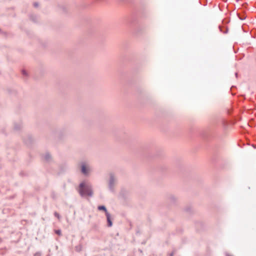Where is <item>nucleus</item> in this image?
<instances>
[{"label":"nucleus","mask_w":256,"mask_h":256,"mask_svg":"<svg viewBox=\"0 0 256 256\" xmlns=\"http://www.w3.org/2000/svg\"><path fill=\"white\" fill-rule=\"evenodd\" d=\"M78 192L81 196H92L93 194L92 186L82 182L80 184Z\"/></svg>","instance_id":"nucleus-1"},{"label":"nucleus","mask_w":256,"mask_h":256,"mask_svg":"<svg viewBox=\"0 0 256 256\" xmlns=\"http://www.w3.org/2000/svg\"><path fill=\"white\" fill-rule=\"evenodd\" d=\"M118 180L115 174L113 173L109 174V178L108 180V190L111 192H114L115 187L117 184Z\"/></svg>","instance_id":"nucleus-2"},{"label":"nucleus","mask_w":256,"mask_h":256,"mask_svg":"<svg viewBox=\"0 0 256 256\" xmlns=\"http://www.w3.org/2000/svg\"><path fill=\"white\" fill-rule=\"evenodd\" d=\"M80 170L82 174L86 176L90 175L92 172V168L90 165L84 162H82L80 164Z\"/></svg>","instance_id":"nucleus-3"},{"label":"nucleus","mask_w":256,"mask_h":256,"mask_svg":"<svg viewBox=\"0 0 256 256\" xmlns=\"http://www.w3.org/2000/svg\"><path fill=\"white\" fill-rule=\"evenodd\" d=\"M106 220H107V222H108V227H110L112 225V220L111 216H110V214L108 213V212H106Z\"/></svg>","instance_id":"nucleus-4"},{"label":"nucleus","mask_w":256,"mask_h":256,"mask_svg":"<svg viewBox=\"0 0 256 256\" xmlns=\"http://www.w3.org/2000/svg\"><path fill=\"white\" fill-rule=\"evenodd\" d=\"M98 208L100 210H104V211L106 214V212H108L106 206H98Z\"/></svg>","instance_id":"nucleus-5"},{"label":"nucleus","mask_w":256,"mask_h":256,"mask_svg":"<svg viewBox=\"0 0 256 256\" xmlns=\"http://www.w3.org/2000/svg\"><path fill=\"white\" fill-rule=\"evenodd\" d=\"M50 158V156L49 154L47 153V154H46L44 155V159L46 160V161H48Z\"/></svg>","instance_id":"nucleus-6"},{"label":"nucleus","mask_w":256,"mask_h":256,"mask_svg":"<svg viewBox=\"0 0 256 256\" xmlns=\"http://www.w3.org/2000/svg\"><path fill=\"white\" fill-rule=\"evenodd\" d=\"M22 126L21 124H14V128L16 130H18Z\"/></svg>","instance_id":"nucleus-7"},{"label":"nucleus","mask_w":256,"mask_h":256,"mask_svg":"<svg viewBox=\"0 0 256 256\" xmlns=\"http://www.w3.org/2000/svg\"><path fill=\"white\" fill-rule=\"evenodd\" d=\"M82 248V246L81 245H79V246H76V250L77 252H80V251L81 250Z\"/></svg>","instance_id":"nucleus-8"},{"label":"nucleus","mask_w":256,"mask_h":256,"mask_svg":"<svg viewBox=\"0 0 256 256\" xmlns=\"http://www.w3.org/2000/svg\"><path fill=\"white\" fill-rule=\"evenodd\" d=\"M22 74L25 77L28 76V74L26 70H22Z\"/></svg>","instance_id":"nucleus-9"},{"label":"nucleus","mask_w":256,"mask_h":256,"mask_svg":"<svg viewBox=\"0 0 256 256\" xmlns=\"http://www.w3.org/2000/svg\"><path fill=\"white\" fill-rule=\"evenodd\" d=\"M55 232L58 234L60 235L61 234V230H58L55 231Z\"/></svg>","instance_id":"nucleus-10"},{"label":"nucleus","mask_w":256,"mask_h":256,"mask_svg":"<svg viewBox=\"0 0 256 256\" xmlns=\"http://www.w3.org/2000/svg\"><path fill=\"white\" fill-rule=\"evenodd\" d=\"M219 28H220V30L222 32H224V33H226V32H228V29H227V28H226V31H223V30H222V28L221 26H219Z\"/></svg>","instance_id":"nucleus-11"},{"label":"nucleus","mask_w":256,"mask_h":256,"mask_svg":"<svg viewBox=\"0 0 256 256\" xmlns=\"http://www.w3.org/2000/svg\"><path fill=\"white\" fill-rule=\"evenodd\" d=\"M34 256H41V253L40 252H36L34 254Z\"/></svg>","instance_id":"nucleus-12"},{"label":"nucleus","mask_w":256,"mask_h":256,"mask_svg":"<svg viewBox=\"0 0 256 256\" xmlns=\"http://www.w3.org/2000/svg\"><path fill=\"white\" fill-rule=\"evenodd\" d=\"M54 216L56 217H57L58 218H60V214L58 213H57L56 212H54Z\"/></svg>","instance_id":"nucleus-13"},{"label":"nucleus","mask_w":256,"mask_h":256,"mask_svg":"<svg viewBox=\"0 0 256 256\" xmlns=\"http://www.w3.org/2000/svg\"><path fill=\"white\" fill-rule=\"evenodd\" d=\"M38 2H34V7H38Z\"/></svg>","instance_id":"nucleus-14"},{"label":"nucleus","mask_w":256,"mask_h":256,"mask_svg":"<svg viewBox=\"0 0 256 256\" xmlns=\"http://www.w3.org/2000/svg\"><path fill=\"white\" fill-rule=\"evenodd\" d=\"M174 255V252H172L170 254V256H173Z\"/></svg>","instance_id":"nucleus-15"},{"label":"nucleus","mask_w":256,"mask_h":256,"mask_svg":"<svg viewBox=\"0 0 256 256\" xmlns=\"http://www.w3.org/2000/svg\"><path fill=\"white\" fill-rule=\"evenodd\" d=\"M237 74H237V73H236V76H237Z\"/></svg>","instance_id":"nucleus-16"}]
</instances>
